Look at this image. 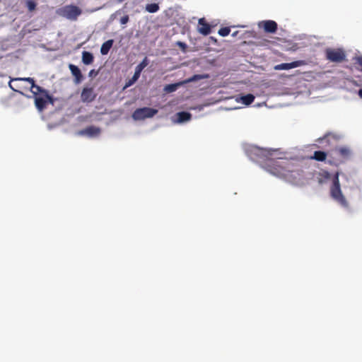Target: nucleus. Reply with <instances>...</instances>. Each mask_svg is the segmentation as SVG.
Here are the masks:
<instances>
[{
    "label": "nucleus",
    "mask_w": 362,
    "mask_h": 362,
    "mask_svg": "<svg viewBox=\"0 0 362 362\" xmlns=\"http://www.w3.org/2000/svg\"><path fill=\"white\" fill-rule=\"evenodd\" d=\"M326 59L332 62L341 63L346 59V54L341 49L327 48L325 50Z\"/></svg>",
    "instance_id": "f257e3e1"
},
{
    "label": "nucleus",
    "mask_w": 362,
    "mask_h": 362,
    "mask_svg": "<svg viewBox=\"0 0 362 362\" xmlns=\"http://www.w3.org/2000/svg\"><path fill=\"white\" fill-rule=\"evenodd\" d=\"M59 14L67 19L75 21L81 14V10L76 6L69 5L62 7Z\"/></svg>",
    "instance_id": "f03ea898"
},
{
    "label": "nucleus",
    "mask_w": 362,
    "mask_h": 362,
    "mask_svg": "<svg viewBox=\"0 0 362 362\" xmlns=\"http://www.w3.org/2000/svg\"><path fill=\"white\" fill-rule=\"evenodd\" d=\"M158 110L151 107H142L136 109L132 114V117L135 120H143L146 118L153 117L156 115Z\"/></svg>",
    "instance_id": "7ed1b4c3"
},
{
    "label": "nucleus",
    "mask_w": 362,
    "mask_h": 362,
    "mask_svg": "<svg viewBox=\"0 0 362 362\" xmlns=\"http://www.w3.org/2000/svg\"><path fill=\"white\" fill-rule=\"evenodd\" d=\"M13 81H27L30 84V90L33 93L35 96H37L38 94L43 95L47 98L49 97V93L47 90L42 88V87L35 84V80L33 78H17L12 79Z\"/></svg>",
    "instance_id": "20e7f679"
},
{
    "label": "nucleus",
    "mask_w": 362,
    "mask_h": 362,
    "mask_svg": "<svg viewBox=\"0 0 362 362\" xmlns=\"http://www.w3.org/2000/svg\"><path fill=\"white\" fill-rule=\"evenodd\" d=\"M96 96L93 87L85 86L81 93V100L84 103H90L95 100Z\"/></svg>",
    "instance_id": "39448f33"
},
{
    "label": "nucleus",
    "mask_w": 362,
    "mask_h": 362,
    "mask_svg": "<svg viewBox=\"0 0 362 362\" xmlns=\"http://www.w3.org/2000/svg\"><path fill=\"white\" fill-rule=\"evenodd\" d=\"M148 63H149V60L148 59V58L146 57H145L144 58V59L141 61V62L136 66L134 74L132 79L127 84V86H131L134 82H135L136 81L138 80V78H139V76L141 75V71L146 66H148Z\"/></svg>",
    "instance_id": "423d86ee"
},
{
    "label": "nucleus",
    "mask_w": 362,
    "mask_h": 362,
    "mask_svg": "<svg viewBox=\"0 0 362 362\" xmlns=\"http://www.w3.org/2000/svg\"><path fill=\"white\" fill-rule=\"evenodd\" d=\"M303 64H305L303 61L298 60L292 62L291 63H282L280 64H277L274 67V70H288L291 69L298 67Z\"/></svg>",
    "instance_id": "0eeeda50"
},
{
    "label": "nucleus",
    "mask_w": 362,
    "mask_h": 362,
    "mask_svg": "<svg viewBox=\"0 0 362 362\" xmlns=\"http://www.w3.org/2000/svg\"><path fill=\"white\" fill-rule=\"evenodd\" d=\"M199 27L198 31L203 35H208L211 33V25L206 21L204 18H202L198 22Z\"/></svg>",
    "instance_id": "6e6552de"
},
{
    "label": "nucleus",
    "mask_w": 362,
    "mask_h": 362,
    "mask_svg": "<svg viewBox=\"0 0 362 362\" xmlns=\"http://www.w3.org/2000/svg\"><path fill=\"white\" fill-rule=\"evenodd\" d=\"M69 68L72 75L74 76V83L76 84L80 83L83 81V76L79 68L77 66L72 64H70L69 65Z\"/></svg>",
    "instance_id": "1a4fd4ad"
},
{
    "label": "nucleus",
    "mask_w": 362,
    "mask_h": 362,
    "mask_svg": "<svg viewBox=\"0 0 362 362\" xmlns=\"http://www.w3.org/2000/svg\"><path fill=\"white\" fill-rule=\"evenodd\" d=\"M48 100H52V97L49 95V97L47 98L46 96H44L43 95H41L40 96H35V104L36 107L39 110H42L45 108L47 103Z\"/></svg>",
    "instance_id": "9d476101"
},
{
    "label": "nucleus",
    "mask_w": 362,
    "mask_h": 362,
    "mask_svg": "<svg viewBox=\"0 0 362 362\" xmlns=\"http://www.w3.org/2000/svg\"><path fill=\"white\" fill-rule=\"evenodd\" d=\"M263 28L265 32L269 33H274L277 30V23L271 20L262 21Z\"/></svg>",
    "instance_id": "9b49d317"
},
{
    "label": "nucleus",
    "mask_w": 362,
    "mask_h": 362,
    "mask_svg": "<svg viewBox=\"0 0 362 362\" xmlns=\"http://www.w3.org/2000/svg\"><path fill=\"white\" fill-rule=\"evenodd\" d=\"M80 133L86 136H97L100 133V130L98 127L90 126L81 131Z\"/></svg>",
    "instance_id": "f8f14e48"
},
{
    "label": "nucleus",
    "mask_w": 362,
    "mask_h": 362,
    "mask_svg": "<svg viewBox=\"0 0 362 362\" xmlns=\"http://www.w3.org/2000/svg\"><path fill=\"white\" fill-rule=\"evenodd\" d=\"M113 43H114L113 40H108L106 42H105L101 46L100 53L103 55L107 54L109 52L111 47H112Z\"/></svg>",
    "instance_id": "ddd939ff"
},
{
    "label": "nucleus",
    "mask_w": 362,
    "mask_h": 362,
    "mask_svg": "<svg viewBox=\"0 0 362 362\" xmlns=\"http://www.w3.org/2000/svg\"><path fill=\"white\" fill-rule=\"evenodd\" d=\"M93 55L92 53L84 51L82 53V62L84 64L88 65L93 62Z\"/></svg>",
    "instance_id": "4468645a"
},
{
    "label": "nucleus",
    "mask_w": 362,
    "mask_h": 362,
    "mask_svg": "<svg viewBox=\"0 0 362 362\" xmlns=\"http://www.w3.org/2000/svg\"><path fill=\"white\" fill-rule=\"evenodd\" d=\"M255 97L251 94H247L245 95H243L240 98V101L243 103L245 105H250L252 104L255 100ZM238 102H239V100H237Z\"/></svg>",
    "instance_id": "2eb2a0df"
},
{
    "label": "nucleus",
    "mask_w": 362,
    "mask_h": 362,
    "mask_svg": "<svg viewBox=\"0 0 362 362\" xmlns=\"http://www.w3.org/2000/svg\"><path fill=\"white\" fill-rule=\"evenodd\" d=\"M177 118L179 122H186L190 119L191 115L187 112H180L177 113Z\"/></svg>",
    "instance_id": "dca6fc26"
},
{
    "label": "nucleus",
    "mask_w": 362,
    "mask_h": 362,
    "mask_svg": "<svg viewBox=\"0 0 362 362\" xmlns=\"http://www.w3.org/2000/svg\"><path fill=\"white\" fill-rule=\"evenodd\" d=\"M145 8L149 13H156L159 10V6L156 3L148 4Z\"/></svg>",
    "instance_id": "f3484780"
},
{
    "label": "nucleus",
    "mask_w": 362,
    "mask_h": 362,
    "mask_svg": "<svg viewBox=\"0 0 362 362\" xmlns=\"http://www.w3.org/2000/svg\"><path fill=\"white\" fill-rule=\"evenodd\" d=\"M26 7L28 8V11L32 12L34 10H35L37 4L33 0H28L25 3Z\"/></svg>",
    "instance_id": "a211bd4d"
},
{
    "label": "nucleus",
    "mask_w": 362,
    "mask_h": 362,
    "mask_svg": "<svg viewBox=\"0 0 362 362\" xmlns=\"http://www.w3.org/2000/svg\"><path fill=\"white\" fill-rule=\"evenodd\" d=\"M179 84L173 83V84H168L165 86L164 90L168 93H172L177 90V86Z\"/></svg>",
    "instance_id": "6ab92c4d"
},
{
    "label": "nucleus",
    "mask_w": 362,
    "mask_h": 362,
    "mask_svg": "<svg viewBox=\"0 0 362 362\" xmlns=\"http://www.w3.org/2000/svg\"><path fill=\"white\" fill-rule=\"evenodd\" d=\"M355 66L357 70L362 71V56L355 58Z\"/></svg>",
    "instance_id": "aec40b11"
},
{
    "label": "nucleus",
    "mask_w": 362,
    "mask_h": 362,
    "mask_svg": "<svg viewBox=\"0 0 362 362\" xmlns=\"http://www.w3.org/2000/svg\"><path fill=\"white\" fill-rule=\"evenodd\" d=\"M230 29L228 27H223L219 29L218 34L222 37H226L229 35Z\"/></svg>",
    "instance_id": "412c9836"
},
{
    "label": "nucleus",
    "mask_w": 362,
    "mask_h": 362,
    "mask_svg": "<svg viewBox=\"0 0 362 362\" xmlns=\"http://www.w3.org/2000/svg\"><path fill=\"white\" fill-rule=\"evenodd\" d=\"M207 76H204V75H194L189 80V81H196L197 79H202V78H206Z\"/></svg>",
    "instance_id": "4be33fe9"
},
{
    "label": "nucleus",
    "mask_w": 362,
    "mask_h": 362,
    "mask_svg": "<svg viewBox=\"0 0 362 362\" xmlns=\"http://www.w3.org/2000/svg\"><path fill=\"white\" fill-rule=\"evenodd\" d=\"M129 20V16L126 15L121 18L120 23H121V24L124 25V24L127 23Z\"/></svg>",
    "instance_id": "5701e85b"
},
{
    "label": "nucleus",
    "mask_w": 362,
    "mask_h": 362,
    "mask_svg": "<svg viewBox=\"0 0 362 362\" xmlns=\"http://www.w3.org/2000/svg\"><path fill=\"white\" fill-rule=\"evenodd\" d=\"M324 136H335V134H334L333 132H328L325 133V134H324Z\"/></svg>",
    "instance_id": "b1692460"
},
{
    "label": "nucleus",
    "mask_w": 362,
    "mask_h": 362,
    "mask_svg": "<svg viewBox=\"0 0 362 362\" xmlns=\"http://www.w3.org/2000/svg\"><path fill=\"white\" fill-rule=\"evenodd\" d=\"M358 94V96L362 99V89H359Z\"/></svg>",
    "instance_id": "393cba45"
},
{
    "label": "nucleus",
    "mask_w": 362,
    "mask_h": 362,
    "mask_svg": "<svg viewBox=\"0 0 362 362\" xmlns=\"http://www.w3.org/2000/svg\"><path fill=\"white\" fill-rule=\"evenodd\" d=\"M9 86H10V88H11V89H13V90H15V91H16V92L21 93V91H19V90H18L14 89V88L12 87V86L11 85V83H9Z\"/></svg>",
    "instance_id": "a878e982"
},
{
    "label": "nucleus",
    "mask_w": 362,
    "mask_h": 362,
    "mask_svg": "<svg viewBox=\"0 0 362 362\" xmlns=\"http://www.w3.org/2000/svg\"><path fill=\"white\" fill-rule=\"evenodd\" d=\"M179 45H180V47H185V44L183 42H179Z\"/></svg>",
    "instance_id": "bb28decb"
},
{
    "label": "nucleus",
    "mask_w": 362,
    "mask_h": 362,
    "mask_svg": "<svg viewBox=\"0 0 362 362\" xmlns=\"http://www.w3.org/2000/svg\"><path fill=\"white\" fill-rule=\"evenodd\" d=\"M93 73H94V70H91V71H90V73H89V75H90V76H92V75L93 74Z\"/></svg>",
    "instance_id": "cd10ccee"
},
{
    "label": "nucleus",
    "mask_w": 362,
    "mask_h": 362,
    "mask_svg": "<svg viewBox=\"0 0 362 362\" xmlns=\"http://www.w3.org/2000/svg\"><path fill=\"white\" fill-rule=\"evenodd\" d=\"M238 32H235L232 34L233 36H235Z\"/></svg>",
    "instance_id": "c85d7f7f"
},
{
    "label": "nucleus",
    "mask_w": 362,
    "mask_h": 362,
    "mask_svg": "<svg viewBox=\"0 0 362 362\" xmlns=\"http://www.w3.org/2000/svg\"><path fill=\"white\" fill-rule=\"evenodd\" d=\"M124 0H118L119 2H122Z\"/></svg>",
    "instance_id": "c756f323"
}]
</instances>
